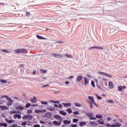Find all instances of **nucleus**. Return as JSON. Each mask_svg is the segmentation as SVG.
Instances as JSON below:
<instances>
[{
	"label": "nucleus",
	"mask_w": 127,
	"mask_h": 127,
	"mask_svg": "<svg viewBox=\"0 0 127 127\" xmlns=\"http://www.w3.org/2000/svg\"><path fill=\"white\" fill-rule=\"evenodd\" d=\"M26 122H24L22 123V126H26Z\"/></svg>",
	"instance_id": "nucleus-58"
},
{
	"label": "nucleus",
	"mask_w": 127,
	"mask_h": 127,
	"mask_svg": "<svg viewBox=\"0 0 127 127\" xmlns=\"http://www.w3.org/2000/svg\"><path fill=\"white\" fill-rule=\"evenodd\" d=\"M54 125H55V126H60V122H57V121H54L53 122Z\"/></svg>",
	"instance_id": "nucleus-29"
},
{
	"label": "nucleus",
	"mask_w": 127,
	"mask_h": 127,
	"mask_svg": "<svg viewBox=\"0 0 127 127\" xmlns=\"http://www.w3.org/2000/svg\"><path fill=\"white\" fill-rule=\"evenodd\" d=\"M48 110H49V111H55V108L53 107H48Z\"/></svg>",
	"instance_id": "nucleus-24"
},
{
	"label": "nucleus",
	"mask_w": 127,
	"mask_h": 127,
	"mask_svg": "<svg viewBox=\"0 0 127 127\" xmlns=\"http://www.w3.org/2000/svg\"><path fill=\"white\" fill-rule=\"evenodd\" d=\"M13 118L14 119H21V115L15 114V115L13 116Z\"/></svg>",
	"instance_id": "nucleus-15"
},
{
	"label": "nucleus",
	"mask_w": 127,
	"mask_h": 127,
	"mask_svg": "<svg viewBox=\"0 0 127 127\" xmlns=\"http://www.w3.org/2000/svg\"><path fill=\"white\" fill-rule=\"evenodd\" d=\"M64 56L65 57H66V58H69L70 59H72V58H73V56L70 54H65Z\"/></svg>",
	"instance_id": "nucleus-11"
},
{
	"label": "nucleus",
	"mask_w": 127,
	"mask_h": 127,
	"mask_svg": "<svg viewBox=\"0 0 127 127\" xmlns=\"http://www.w3.org/2000/svg\"><path fill=\"white\" fill-rule=\"evenodd\" d=\"M66 79H68V80H72L74 79V75H70V76L66 77Z\"/></svg>",
	"instance_id": "nucleus-34"
},
{
	"label": "nucleus",
	"mask_w": 127,
	"mask_h": 127,
	"mask_svg": "<svg viewBox=\"0 0 127 127\" xmlns=\"http://www.w3.org/2000/svg\"><path fill=\"white\" fill-rule=\"evenodd\" d=\"M0 105H6V101L5 100H0ZM8 107L9 106L0 105V111H6L8 110Z\"/></svg>",
	"instance_id": "nucleus-2"
},
{
	"label": "nucleus",
	"mask_w": 127,
	"mask_h": 127,
	"mask_svg": "<svg viewBox=\"0 0 127 127\" xmlns=\"http://www.w3.org/2000/svg\"><path fill=\"white\" fill-rule=\"evenodd\" d=\"M86 115L87 117H90V118H91V117H94V115H93L92 113H86Z\"/></svg>",
	"instance_id": "nucleus-28"
},
{
	"label": "nucleus",
	"mask_w": 127,
	"mask_h": 127,
	"mask_svg": "<svg viewBox=\"0 0 127 127\" xmlns=\"http://www.w3.org/2000/svg\"><path fill=\"white\" fill-rule=\"evenodd\" d=\"M105 126L108 127H111L112 125H111V124H110L109 123H107L106 125H105Z\"/></svg>",
	"instance_id": "nucleus-50"
},
{
	"label": "nucleus",
	"mask_w": 127,
	"mask_h": 127,
	"mask_svg": "<svg viewBox=\"0 0 127 127\" xmlns=\"http://www.w3.org/2000/svg\"><path fill=\"white\" fill-rule=\"evenodd\" d=\"M117 89H118V91H119L120 92H123V91H125V90H126V89H127V86L119 85L118 86Z\"/></svg>",
	"instance_id": "nucleus-5"
},
{
	"label": "nucleus",
	"mask_w": 127,
	"mask_h": 127,
	"mask_svg": "<svg viewBox=\"0 0 127 127\" xmlns=\"http://www.w3.org/2000/svg\"><path fill=\"white\" fill-rule=\"evenodd\" d=\"M2 52L3 53H9V51L8 50L4 49L2 50Z\"/></svg>",
	"instance_id": "nucleus-36"
},
{
	"label": "nucleus",
	"mask_w": 127,
	"mask_h": 127,
	"mask_svg": "<svg viewBox=\"0 0 127 127\" xmlns=\"http://www.w3.org/2000/svg\"><path fill=\"white\" fill-rule=\"evenodd\" d=\"M107 78H109L110 79H112L113 78V75H112L111 74H109L107 73H105V75Z\"/></svg>",
	"instance_id": "nucleus-16"
},
{
	"label": "nucleus",
	"mask_w": 127,
	"mask_h": 127,
	"mask_svg": "<svg viewBox=\"0 0 127 127\" xmlns=\"http://www.w3.org/2000/svg\"><path fill=\"white\" fill-rule=\"evenodd\" d=\"M107 121H108V122H110V121L112 120V119H111V118H110V117H108V118H107Z\"/></svg>",
	"instance_id": "nucleus-61"
},
{
	"label": "nucleus",
	"mask_w": 127,
	"mask_h": 127,
	"mask_svg": "<svg viewBox=\"0 0 127 127\" xmlns=\"http://www.w3.org/2000/svg\"><path fill=\"white\" fill-rule=\"evenodd\" d=\"M94 82H95L96 84H98V79L94 78Z\"/></svg>",
	"instance_id": "nucleus-60"
},
{
	"label": "nucleus",
	"mask_w": 127,
	"mask_h": 127,
	"mask_svg": "<svg viewBox=\"0 0 127 127\" xmlns=\"http://www.w3.org/2000/svg\"><path fill=\"white\" fill-rule=\"evenodd\" d=\"M65 111H66V112H67V113H68V114L72 113V109H71L70 108H68Z\"/></svg>",
	"instance_id": "nucleus-30"
},
{
	"label": "nucleus",
	"mask_w": 127,
	"mask_h": 127,
	"mask_svg": "<svg viewBox=\"0 0 127 127\" xmlns=\"http://www.w3.org/2000/svg\"><path fill=\"white\" fill-rule=\"evenodd\" d=\"M109 89H114V83L112 81H109L108 83Z\"/></svg>",
	"instance_id": "nucleus-8"
},
{
	"label": "nucleus",
	"mask_w": 127,
	"mask_h": 127,
	"mask_svg": "<svg viewBox=\"0 0 127 127\" xmlns=\"http://www.w3.org/2000/svg\"><path fill=\"white\" fill-rule=\"evenodd\" d=\"M46 112V110L44 109L42 110H40L39 109H36L35 110V113L36 114H39V113H45Z\"/></svg>",
	"instance_id": "nucleus-7"
},
{
	"label": "nucleus",
	"mask_w": 127,
	"mask_h": 127,
	"mask_svg": "<svg viewBox=\"0 0 127 127\" xmlns=\"http://www.w3.org/2000/svg\"><path fill=\"white\" fill-rule=\"evenodd\" d=\"M36 74V70H34L33 71V75H35Z\"/></svg>",
	"instance_id": "nucleus-59"
},
{
	"label": "nucleus",
	"mask_w": 127,
	"mask_h": 127,
	"mask_svg": "<svg viewBox=\"0 0 127 127\" xmlns=\"http://www.w3.org/2000/svg\"><path fill=\"white\" fill-rule=\"evenodd\" d=\"M41 73H43V74H45L47 73V69H40Z\"/></svg>",
	"instance_id": "nucleus-26"
},
{
	"label": "nucleus",
	"mask_w": 127,
	"mask_h": 127,
	"mask_svg": "<svg viewBox=\"0 0 127 127\" xmlns=\"http://www.w3.org/2000/svg\"><path fill=\"white\" fill-rule=\"evenodd\" d=\"M70 123H71V121H67V120L64 121V125H65L66 126H67V125H70Z\"/></svg>",
	"instance_id": "nucleus-21"
},
{
	"label": "nucleus",
	"mask_w": 127,
	"mask_h": 127,
	"mask_svg": "<svg viewBox=\"0 0 127 127\" xmlns=\"http://www.w3.org/2000/svg\"><path fill=\"white\" fill-rule=\"evenodd\" d=\"M89 120H91V121H97V118L91 116L90 117Z\"/></svg>",
	"instance_id": "nucleus-39"
},
{
	"label": "nucleus",
	"mask_w": 127,
	"mask_h": 127,
	"mask_svg": "<svg viewBox=\"0 0 127 127\" xmlns=\"http://www.w3.org/2000/svg\"><path fill=\"white\" fill-rule=\"evenodd\" d=\"M86 125V122H80L79 123V127H84Z\"/></svg>",
	"instance_id": "nucleus-18"
},
{
	"label": "nucleus",
	"mask_w": 127,
	"mask_h": 127,
	"mask_svg": "<svg viewBox=\"0 0 127 127\" xmlns=\"http://www.w3.org/2000/svg\"><path fill=\"white\" fill-rule=\"evenodd\" d=\"M27 116L28 120H31L32 118H33V116H32V115H27Z\"/></svg>",
	"instance_id": "nucleus-32"
},
{
	"label": "nucleus",
	"mask_w": 127,
	"mask_h": 127,
	"mask_svg": "<svg viewBox=\"0 0 127 127\" xmlns=\"http://www.w3.org/2000/svg\"><path fill=\"white\" fill-rule=\"evenodd\" d=\"M94 49H99V50H102V49H104V48L98 46H94Z\"/></svg>",
	"instance_id": "nucleus-23"
},
{
	"label": "nucleus",
	"mask_w": 127,
	"mask_h": 127,
	"mask_svg": "<svg viewBox=\"0 0 127 127\" xmlns=\"http://www.w3.org/2000/svg\"><path fill=\"white\" fill-rule=\"evenodd\" d=\"M71 103H64V108H70L71 107Z\"/></svg>",
	"instance_id": "nucleus-17"
},
{
	"label": "nucleus",
	"mask_w": 127,
	"mask_h": 127,
	"mask_svg": "<svg viewBox=\"0 0 127 127\" xmlns=\"http://www.w3.org/2000/svg\"><path fill=\"white\" fill-rule=\"evenodd\" d=\"M1 98H2V99L6 98V100H7V98H8V96H7V95H3V96H1Z\"/></svg>",
	"instance_id": "nucleus-41"
},
{
	"label": "nucleus",
	"mask_w": 127,
	"mask_h": 127,
	"mask_svg": "<svg viewBox=\"0 0 127 127\" xmlns=\"http://www.w3.org/2000/svg\"><path fill=\"white\" fill-rule=\"evenodd\" d=\"M89 78L87 77H84V85H88L89 84Z\"/></svg>",
	"instance_id": "nucleus-13"
},
{
	"label": "nucleus",
	"mask_w": 127,
	"mask_h": 127,
	"mask_svg": "<svg viewBox=\"0 0 127 127\" xmlns=\"http://www.w3.org/2000/svg\"><path fill=\"white\" fill-rule=\"evenodd\" d=\"M75 107H81V104H80L78 103H75Z\"/></svg>",
	"instance_id": "nucleus-45"
},
{
	"label": "nucleus",
	"mask_w": 127,
	"mask_h": 127,
	"mask_svg": "<svg viewBox=\"0 0 127 127\" xmlns=\"http://www.w3.org/2000/svg\"><path fill=\"white\" fill-rule=\"evenodd\" d=\"M22 119H23V120H24V121H26L27 120H28V117H27V115L23 116V117H22Z\"/></svg>",
	"instance_id": "nucleus-38"
},
{
	"label": "nucleus",
	"mask_w": 127,
	"mask_h": 127,
	"mask_svg": "<svg viewBox=\"0 0 127 127\" xmlns=\"http://www.w3.org/2000/svg\"><path fill=\"white\" fill-rule=\"evenodd\" d=\"M86 76L88 77V78H92V76L89 74H87Z\"/></svg>",
	"instance_id": "nucleus-62"
},
{
	"label": "nucleus",
	"mask_w": 127,
	"mask_h": 127,
	"mask_svg": "<svg viewBox=\"0 0 127 127\" xmlns=\"http://www.w3.org/2000/svg\"><path fill=\"white\" fill-rule=\"evenodd\" d=\"M121 124L119 123H116L115 124H112L111 126V127H121Z\"/></svg>",
	"instance_id": "nucleus-12"
},
{
	"label": "nucleus",
	"mask_w": 127,
	"mask_h": 127,
	"mask_svg": "<svg viewBox=\"0 0 127 127\" xmlns=\"http://www.w3.org/2000/svg\"><path fill=\"white\" fill-rule=\"evenodd\" d=\"M7 101H8V102H6V106H7L8 107H9V106H11V105H12V103L13 102V101L12 100V99H11V98L8 97L7 98Z\"/></svg>",
	"instance_id": "nucleus-4"
},
{
	"label": "nucleus",
	"mask_w": 127,
	"mask_h": 127,
	"mask_svg": "<svg viewBox=\"0 0 127 127\" xmlns=\"http://www.w3.org/2000/svg\"><path fill=\"white\" fill-rule=\"evenodd\" d=\"M26 16H29V15H30V13L29 12H26Z\"/></svg>",
	"instance_id": "nucleus-56"
},
{
	"label": "nucleus",
	"mask_w": 127,
	"mask_h": 127,
	"mask_svg": "<svg viewBox=\"0 0 127 127\" xmlns=\"http://www.w3.org/2000/svg\"><path fill=\"white\" fill-rule=\"evenodd\" d=\"M58 107L60 109H62V108H63V106H62V105H61V104H59Z\"/></svg>",
	"instance_id": "nucleus-57"
},
{
	"label": "nucleus",
	"mask_w": 127,
	"mask_h": 127,
	"mask_svg": "<svg viewBox=\"0 0 127 127\" xmlns=\"http://www.w3.org/2000/svg\"><path fill=\"white\" fill-rule=\"evenodd\" d=\"M71 127H77V125H73L71 126Z\"/></svg>",
	"instance_id": "nucleus-64"
},
{
	"label": "nucleus",
	"mask_w": 127,
	"mask_h": 127,
	"mask_svg": "<svg viewBox=\"0 0 127 127\" xmlns=\"http://www.w3.org/2000/svg\"><path fill=\"white\" fill-rule=\"evenodd\" d=\"M17 127V124L12 125L10 126V127Z\"/></svg>",
	"instance_id": "nucleus-49"
},
{
	"label": "nucleus",
	"mask_w": 127,
	"mask_h": 127,
	"mask_svg": "<svg viewBox=\"0 0 127 127\" xmlns=\"http://www.w3.org/2000/svg\"><path fill=\"white\" fill-rule=\"evenodd\" d=\"M0 127H7V124L5 123H0Z\"/></svg>",
	"instance_id": "nucleus-33"
},
{
	"label": "nucleus",
	"mask_w": 127,
	"mask_h": 127,
	"mask_svg": "<svg viewBox=\"0 0 127 127\" xmlns=\"http://www.w3.org/2000/svg\"><path fill=\"white\" fill-rule=\"evenodd\" d=\"M26 52V50L24 49H18L14 50V53L18 54V53H25Z\"/></svg>",
	"instance_id": "nucleus-3"
},
{
	"label": "nucleus",
	"mask_w": 127,
	"mask_h": 127,
	"mask_svg": "<svg viewBox=\"0 0 127 127\" xmlns=\"http://www.w3.org/2000/svg\"><path fill=\"white\" fill-rule=\"evenodd\" d=\"M91 86L95 88V81L94 80H92L91 82Z\"/></svg>",
	"instance_id": "nucleus-35"
},
{
	"label": "nucleus",
	"mask_w": 127,
	"mask_h": 127,
	"mask_svg": "<svg viewBox=\"0 0 127 127\" xmlns=\"http://www.w3.org/2000/svg\"><path fill=\"white\" fill-rule=\"evenodd\" d=\"M78 121H79V120L73 119L72 122L73 123H78Z\"/></svg>",
	"instance_id": "nucleus-46"
},
{
	"label": "nucleus",
	"mask_w": 127,
	"mask_h": 127,
	"mask_svg": "<svg viewBox=\"0 0 127 127\" xmlns=\"http://www.w3.org/2000/svg\"><path fill=\"white\" fill-rule=\"evenodd\" d=\"M18 109H19V110H23V107L22 106H19L18 107Z\"/></svg>",
	"instance_id": "nucleus-53"
},
{
	"label": "nucleus",
	"mask_w": 127,
	"mask_h": 127,
	"mask_svg": "<svg viewBox=\"0 0 127 127\" xmlns=\"http://www.w3.org/2000/svg\"><path fill=\"white\" fill-rule=\"evenodd\" d=\"M5 121L7 123H8L9 124H11V123H12V122H13V121L8 120L7 119H5Z\"/></svg>",
	"instance_id": "nucleus-42"
},
{
	"label": "nucleus",
	"mask_w": 127,
	"mask_h": 127,
	"mask_svg": "<svg viewBox=\"0 0 127 127\" xmlns=\"http://www.w3.org/2000/svg\"><path fill=\"white\" fill-rule=\"evenodd\" d=\"M27 114H32V110H27Z\"/></svg>",
	"instance_id": "nucleus-43"
},
{
	"label": "nucleus",
	"mask_w": 127,
	"mask_h": 127,
	"mask_svg": "<svg viewBox=\"0 0 127 127\" xmlns=\"http://www.w3.org/2000/svg\"><path fill=\"white\" fill-rule=\"evenodd\" d=\"M96 118H97V119H102V118H103V115L101 114H97L96 115Z\"/></svg>",
	"instance_id": "nucleus-25"
},
{
	"label": "nucleus",
	"mask_w": 127,
	"mask_h": 127,
	"mask_svg": "<svg viewBox=\"0 0 127 127\" xmlns=\"http://www.w3.org/2000/svg\"><path fill=\"white\" fill-rule=\"evenodd\" d=\"M41 103L42 105H48V103L47 102H46V101H41Z\"/></svg>",
	"instance_id": "nucleus-40"
},
{
	"label": "nucleus",
	"mask_w": 127,
	"mask_h": 127,
	"mask_svg": "<svg viewBox=\"0 0 127 127\" xmlns=\"http://www.w3.org/2000/svg\"><path fill=\"white\" fill-rule=\"evenodd\" d=\"M54 56L57 58H61V57H62V55H60L59 54H55Z\"/></svg>",
	"instance_id": "nucleus-20"
},
{
	"label": "nucleus",
	"mask_w": 127,
	"mask_h": 127,
	"mask_svg": "<svg viewBox=\"0 0 127 127\" xmlns=\"http://www.w3.org/2000/svg\"><path fill=\"white\" fill-rule=\"evenodd\" d=\"M83 79V75L81 74L78 75L76 77V82L77 83H80L82 79Z\"/></svg>",
	"instance_id": "nucleus-6"
},
{
	"label": "nucleus",
	"mask_w": 127,
	"mask_h": 127,
	"mask_svg": "<svg viewBox=\"0 0 127 127\" xmlns=\"http://www.w3.org/2000/svg\"><path fill=\"white\" fill-rule=\"evenodd\" d=\"M36 37L38 39H41L42 40H47V38L44 37H42V36L40 35H36Z\"/></svg>",
	"instance_id": "nucleus-10"
},
{
	"label": "nucleus",
	"mask_w": 127,
	"mask_h": 127,
	"mask_svg": "<svg viewBox=\"0 0 127 127\" xmlns=\"http://www.w3.org/2000/svg\"><path fill=\"white\" fill-rule=\"evenodd\" d=\"M96 96L98 100H102V97H100L98 94H96Z\"/></svg>",
	"instance_id": "nucleus-44"
},
{
	"label": "nucleus",
	"mask_w": 127,
	"mask_h": 127,
	"mask_svg": "<svg viewBox=\"0 0 127 127\" xmlns=\"http://www.w3.org/2000/svg\"><path fill=\"white\" fill-rule=\"evenodd\" d=\"M49 103H53L54 104H57V101H53V100H50L49 101Z\"/></svg>",
	"instance_id": "nucleus-47"
},
{
	"label": "nucleus",
	"mask_w": 127,
	"mask_h": 127,
	"mask_svg": "<svg viewBox=\"0 0 127 127\" xmlns=\"http://www.w3.org/2000/svg\"><path fill=\"white\" fill-rule=\"evenodd\" d=\"M54 118H55L56 120H62L61 117L58 115H55Z\"/></svg>",
	"instance_id": "nucleus-31"
},
{
	"label": "nucleus",
	"mask_w": 127,
	"mask_h": 127,
	"mask_svg": "<svg viewBox=\"0 0 127 127\" xmlns=\"http://www.w3.org/2000/svg\"><path fill=\"white\" fill-rule=\"evenodd\" d=\"M88 98L89 100L87 101V103L89 104L91 109H93V105L95 106V107H99V105L95 102V99L93 97L88 96Z\"/></svg>",
	"instance_id": "nucleus-1"
},
{
	"label": "nucleus",
	"mask_w": 127,
	"mask_h": 127,
	"mask_svg": "<svg viewBox=\"0 0 127 127\" xmlns=\"http://www.w3.org/2000/svg\"><path fill=\"white\" fill-rule=\"evenodd\" d=\"M47 87H49V84L44 85L42 86V88H45Z\"/></svg>",
	"instance_id": "nucleus-54"
},
{
	"label": "nucleus",
	"mask_w": 127,
	"mask_h": 127,
	"mask_svg": "<svg viewBox=\"0 0 127 127\" xmlns=\"http://www.w3.org/2000/svg\"><path fill=\"white\" fill-rule=\"evenodd\" d=\"M73 114L76 115H79V112L75 111V112H73Z\"/></svg>",
	"instance_id": "nucleus-55"
},
{
	"label": "nucleus",
	"mask_w": 127,
	"mask_h": 127,
	"mask_svg": "<svg viewBox=\"0 0 127 127\" xmlns=\"http://www.w3.org/2000/svg\"><path fill=\"white\" fill-rule=\"evenodd\" d=\"M0 83H1V84H6L7 83V80L3 79H0Z\"/></svg>",
	"instance_id": "nucleus-14"
},
{
	"label": "nucleus",
	"mask_w": 127,
	"mask_h": 127,
	"mask_svg": "<svg viewBox=\"0 0 127 127\" xmlns=\"http://www.w3.org/2000/svg\"><path fill=\"white\" fill-rule=\"evenodd\" d=\"M30 106H31L30 103H27V104L26 105L25 107H26V108H29V107H30Z\"/></svg>",
	"instance_id": "nucleus-48"
},
{
	"label": "nucleus",
	"mask_w": 127,
	"mask_h": 127,
	"mask_svg": "<svg viewBox=\"0 0 127 127\" xmlns=\"http://www.w3.org/2000/svg\"><path fill=\"white\" fill-rule=\"evenodd\" d=\"M34 127H40V125H35L34 126Z\"/></svg>",
	"instance_id": "nucleus-63"
},
{
	"label": "nucleus",
	"mask_w": 127,
	"mask_h": 127,
	"mask_svg": "<svg viewBox=\"0 0 127 127\" xmlns=\"http://www.w3.org/2000/svg\"><path fill=\"white\" fill-rule=\"evenodd\" d=\"M60 113L61 114V115H63V116H64V111H60Z\"/></svg>",
	"instance_id": "nucleus-52"
},
{
	"label": "nucleus",
	"mask_w": 127,
	"mask_h": 127,
	"mask_svg": "<svg viewBox=\"0 0 127 127\" xmlns=\"http://www.w3.org/2000/svg\"><path fill=\"white\" fill-rule=\"evenodd\" d=\"M107 103H110L111 104H114V103H115V101H114V100H112V99H109V100L107 101Z\"/></svg>",
	"instance_id": "nucleus-27"
},
{
	"label": "nucleus",
	"mask_w": 127,
	"mask_h": 127,
	"mask_svg": "<svg viewBox=\"0 0 127 127\" xmlns=\"http://www.w3.org/2000/svg\"><path fill=\"white\" fill-rule=\"evenodd\" d=\"M98 73L99 74V75H102V76H105L106 74V73L102 71H99Z\"/></svg>",
	"instance_id": "nucleus-37"
},
{
	"label": "nucleus",
	"mask_w": 127,
	"mask_h": 127,
	"mask_svg": "<svg viewBox=\"0 0 127 127\" xmlns=\"http://www.w3.org/2000/svg\"><path fill=\"white\" fill-rule=\"evenodd\" d=\"M36 100H37L36 97H33V98L31 99V102H32V103H36Z\"/></svg>",
	"instance_id": "nucleus-19"
},
{
	"label": "nucleus",
	"mask_w": 127,
	"mask_h": 127,
	"mask_svg": "<svg viewBox=\"0 0 127 127\" xmlns=\"http://www.w3.org/2000/svg\"><path fill=\"white\" fill-rule=\"evenodd\" d=\"M97 122L100 124V125H104V124H105V122L103 121L102 119L97 121Z\"/></svg>",
	"instance_id": "nucleus-22"
},
{
	"label": "nucleus",
	"mask_w": 127,
	"mask_h": 127,
	"mask_svg": "<svg viewBox=\"0 0 127 127\" xmlns=\"http://www.w3.org/2000/svg\"><path fill=\"white\" fill-rule=\"evenodd\" d=\"M89 124L92 127H97V126H99V124H98V123H96V122H92L91 121L89 123Z\"/></svg>",
	"instance_id": "nucleus-9"
},
{
	"label": "nucleus",
	"mask_w": 127,
	"mask_h": 127,
	"mask_svg": "<svg viewBox=\"0 0 127 127\" xmlns=\"http://www.w3.org/2000/svg\"><path fill=\"white\" fill-rule=\"evenodd\" d=\"M102 80H103V81H105L106 82H107V81H108V79L105 77H102Z\"/></svg>",
	"instance_id": "nucleus-51"
}]
</instances>
